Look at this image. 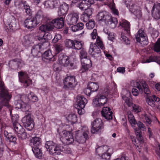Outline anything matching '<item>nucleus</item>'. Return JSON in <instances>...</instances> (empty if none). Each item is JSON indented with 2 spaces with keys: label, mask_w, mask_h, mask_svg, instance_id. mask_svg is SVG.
I'll list each match as a JSON object with an SVG mask.
<instances>
[{
  "label": "nucleus",
  "mask_w": 160,
  "mask_h": 160,
  "mask_svg": "<svg viewBox=\"0 0 160 160\" xmlns=\"http://www.w3.org/2000/svg\"><path fill=\"white\" fill-rule=\"evenodd\" d=\"M128 118L129 122L130 123L131 126L134 128H135V126L137 124V121L133 114L131 112L128 114Z\"/></svg>",
  "instance_id": "473e14b6"
},
{
  "label": "nucleus",
  "mask_w": 160,
  "mask_h": 160,
  "mask_svg": "<svg viewBox=\"0 0 160 160\" xmlns=\"http://www.w3.org/2000/svg\"><path fill=\"white\" fill-rule=\"evenodd\" d=\"M108 100L106 97L101 94H98L93 99V103L95 107H99L104 105Z\"/></svg>",
  "instance_id": "f8f14e48"
},
{
  "label": "nucleus",
  "mask_w": 160,
  "mask_h": 160,
  "mask_svg": "<svg viewBox=\"0 0 160 160\" xmlns=\"http://www.w3.org/2000/svg\"><path fill=\"white\" fill-rule=\"evenodd\" d=\"M154 51L157 52H160V40L156 43L153 48Z\"/></svg>",
  "instance_id": "de8ad7c7"
},
{
  "label": "nucleus",
  "mask_w": 160,
  "mask_h": 160,
  "mask_svg": "<svg viewBox=\"0 0 160 160\" xmlns=\"http://www.w3.org/2000/svg\"><path fill=\"white\" fill-rule=\"evenodd\" d=\"M31 101L32 102H37L38 100V98L37 96L35 94H34L33 93L31 92Z\"/></svg>",
  "instance_id": "4d7b16f0"
},
{
  "label": "nucleus",
  "mask_w": 160,
  "mask_h": 160,
  "mask_svg": "<svg viewBox=\"0 0 160 160\" xmlns=\"http://www.w3.org/2000/svg\"><path fill=\"white\" fill-rule=\"evenodd\" d=\"M53 70L55 72H59L60 71L61 69V67L58 63H54L53 65Z\"/></svg>",
  "instance_id": "864d4df0"
},
{
  "label": "nucleus",
  "mask_w": 160,
  "mask_h": 160,
  "mask_svg": "<svg viewBox=\"0 0 160 160\" xmlns=\"http://www.w3.org/2000/svg\"><path fill=\"white\" fill-rule=\"evenodd\" d=\"M61 136L60 140L64 144L69 145L75 141L72 134L70 132L64 130L62 132V134Z\"/></svg>",
  "instance_id": "9d476101"
},
{
  "label": "nucleus",
  "mask_w": 160,
  "mask_h": 160,
  "mask_svg": "<svg viewBox=\"0 0 160 160\" xmlns=\"http://www.w3.org/2000/svg\"><path fill=\"white\" fill-rule=\"evenodd\" d=\"M28 111L26 112L27 115L23 118L22 121L25 128L28 131L30 130V114Z\"/></svg>",
  "instance_id": "cd10ccee"
},
{
  "label": "nucleus",
  "mask_w": 160,
  "mask_h": 160,
  "mask_svg": "<svg viewBox=\"0 0 160 160\" xmlns=\"http://www.w3.org/2000/svg\"><path fill=\"white\" fill-rule=\"evenodd\" d=\"M145 120L146 123L149 124L152 122L150 116L147 114H145L144 116Z\"/></svg>",
  "instance_id": "052dcab7"
},
{
  "label": "nucleus",
  "mask_w": 160,
  "mask_h": 160,
  "mask_svg": "<svg viewBox=\"0 0 160 160\" xmlns=\"http://www.w3.org/2000/svg\"><path fill=\"white\" fill-rule=\"evenodd\" d=\"M11 97L5 86L0 76V112L3 106H8L9 102Z\"/></svg>",
  "instance_id": "f257e3e1"
},
{
  "label": "nucleus",
  "mask_w": 160,
  "mask_h": 160,
  "mask_svg": "<svg viewBox=\"0 0 160 160\" xmlns=\"http://www.w3.org/2000/svg\"><path fill=\"white\" fill-rule=\"evenodd\" d=\"M55 54H57L60 53L63 49L64 48L63 45L60 43L56 44L55 46Z\"/></svg>",
  "instance_id": "58836bf2"
},
{
  "label": "nucleus",
  "mask_w": 160,
  "mask_h": 160,
  "mask_svg": "<svg viewBox=\"0 0 160 160\" xmlns=\"http://www.w3.org/2000/svg\"><path fill=\"white\" fill-rule=\"evenodd\" d=\"M42 59L46 62H50L55 60V56L52 55L50 50H48L42 54Z\"/></svg>",
  "instance_id": "f3484780"
},
{
  "label": "nucleus",
  "mask_w": 160,
  "mask_h": 160,
  "mask_svg": "<svg viewBox=\"0 0 160 160\" xmlns=\"http://www.w3.org/2000/svg\"><path fill=\"white\" fill-rule=\"evenodd\" d=\"M30 36L27 35L24 36L23 41V44L25 46H29L30 44Z\"/></svg>",
  "instance_id": "49530a36"
},
{
  "label": "nucleus",
  "mask_w": 160,
  "mask_h": 160,
  "mask_svg": "<svg viewBox=\"0 0 160 160\" xmlns=\"http://www.w3.org/2000/svg\"><path fill=\"white\" fill-rule=\"evenodd\" d=\"M58 60L59 63L64 67L68 66L70 63L69 58L62 53L59 55Z\"/></svg>",
  "instance_id": "4be33fe9"
},
{
  "label": "nucleus",
  "mask_w": 160,
  "mask_h": 160,
  "mask_svg": "<svg viewBox=\"0 0 160 160\" xmlns=\"http://www.w3.org/2000/svg\"><path fill=\"white\" fill-rule=\"evenodd\" d=\"M102 116L106 119L109 120L112 118V112L109 107L104 106L101 112Z\"/></svg>",
  "instance_id": "a878e982"
},
{
  "label": "nucleus",
  "mask_w": 160,
  "mask_h": 160,
  "mask_svg": "<svg viewBox=\"0 0 160 160\" xmlns=\"http://www.w3.org/2000/svg\"><path fill=\"white\" fill-rule=\"evenodd\" d=\"M87 53L85 50L82 48L80 52L79 56L81 60L82 59L89 57L87 56Z\"/></svg>",
  "instance_id": "a18cd8bd"
},
{
  "label": "nucleus",
  "mask_w": 160,
  "mask_h": 160,
  "mask_svg": "<svg viewBox=\"0 0 160 160\" xmlns=\"http://www.w3.org/2000/svg\"><path fill=\"white\" fill-rule=\"evenodd\" d=\"M53 70L55 72H59L60 71L61 69V67L58 63H54L53 65Z\"/></svg>",
  "instance_id": "6e6d98bb"
},
{
  "label": "nucleus",
  "mask_w": 160,
  "mask_h": 160,
  "mask_svg": "<svg viewBox=\"0 0 160 160\" xmlns=\"http://www.w3.org/2000/svg\"><path fill=\"white\" fill-rule=\"evenodd\" d=\"M31 143H33V146L31 147L34 156L37 158L41 159L43 154L42 151L39 148L41 145V139L37 137L32 138L31 140Z\"/></svg>",
  "instance_id": "20e7f679"
},
{
  "label": "nucleus",
  "mask_w": 160,
  "mask_h": 160,
  "mask_svg": "<svg viewBox=\"0 0 160 160\" xmlns=\"http://www.w3.org/2000/svg\"><path fill=\"white\" fill-rule=\"evenodd\" d=\"M97 36H98V34L97 30L96 29H94L93 30L92 32L91 33V36L92 39H95Z\"/></svg>",
  "instance_id": "69168bd1"
},
{
  "label": "nucleus",
  "mask_w": 160,
  "mask_h": 160,
  "mask_svg": "<svg viewBox=\"0 0 160 160\" xmlns=\"http://www.w3.org/2000/svg\"><path fill=\"white\" fill-rule=\"evenodd\" d=\"M63 88L66 90L73 89L77 84L75 77L73 76H68L63 80Z\"/></svg>",
  "instance_id": "0eeeda50"
},
{
  "label": "nucleus",
  "mask_w": 160,
  "mask_h": 160,
  "mask_svg": "<svg viewBox=\"0 0 160 160\" xmlns=\"http://www.w3.org/2000/svg\"><path fill=\"white\" fill-rule=\"evenodd\" d=\"M82 67H81V69L80 70V71L82 73L84 72H86L88 71V69L90 68L91 67H88L87 66V65H86L84 64H81Z\"/></svg>",
  "instance_id": "603ef678"
},
{
  "label": "nucleus",
  "mask_w": 160,
  "mask_h": 160,
  "mask_svg": "<svg viewBox=\"0 0 160 160\" xmlns=\"http://www.w3.org/2000/svg\"><path fill=\"white\" fill-rule=\"evenodd\" d=\"M109 149L108 147L106 145L100 146H97L96 148V152L99 157H100L103 153L108 152Z\"/></svg>",
  "instance_id": "c85d7f7f"
},
{
  "label": "nucleus",
  "mask_w": 160,
  "mask_h": 160,
  "mask_svg": "<svg viewBox=\"0 0 160 160\" xmlns=\"http://www.w3.org/2000/svg\"><path fill=\"white\" fill-rule=\"evenodd\" d=\"M53 70L55 72H59L60 71L61 69V67L58 63H54L53 65Z\"/></svg>",
  "instance_id": "5fc2aeb1"
},
{
  "label": "nucleus",
  "mask_w": 160,
  "mask_h": 160,
  "mask_svg": "<svg viewBox=\"0 0 160 160\" xmlns=\"http://www.w3.org/2000/svg\"><path fill=\"white\" fill-rule=\"evenodd\" d=\"M74 45L72 47V49L75 50H80L82 48V45L81 42L78 40H75Z\"/></svg>",
  "instance_id": "4c0bfd02"
},
{
  "label": "nucleus",
  "mask_w": 160,
  "mask_h": 160,
  "mask_svg": "<svg viewBox=\"0 0 160 160\" xmlns=\"http://www.w3.org/2000/svg\"><path fill=\"white\" fill-rule=\"evenodd\" d=\"M33 18L36 20L37 22L39 24L40 23L43 19L42 15L41 12L38 11L36 14L35 17Z\"/></svg>",
  "instance_id": "e433bc0d"
},
{
  "label": "nucleus",
  "mask_w": 160,
  "mask_h": 160,
  "mask_svg": "<svg viewBox=\"0 0 160 160\" xmlns=\"http://www.w3.org/2000/svg\"><path fill=\"white\" fill-rule=\"evenodd\" d=\"M89 52L92 57L94 58H97L101 55V50L95 44L91 45Z\"/></svg>",
  "instance_id": "6ab92c4d"
},
{
  "label": "nucleus",
  "mask_w": 160,
  "mask_h": 160,
  "mask_svg": "<svg viewBox=\"0 0 160 160\" xmlns=\"http://www.w3.org/2000/svg\"><path fill=\"white\" fill-rule=\"evenodd\" d=\"M78 18V13L77 12H73L67 15L66 18V21L68 24L73 25L77 23Z\"/></svg>",
  "instance_id": "2eb2a0df"
},
{
  "label": "nucleus",
  "mask_w": 160,
  "mask_h": 160,
  "mask_svg": "<svg viewBox=\"0 0 160 160\" xmlns=\"http://www.w3.org/2000/svg\"><path fill=\"white\" fill-rule=\"evenodd\" d=\"M30 18L28 17V18L25 21L24 23L25 27L27 28L28 29L30 28V26L29 24L30 22Z\"/></svg>",
  "instance_id": "0e129e2a"
},
{
  "label": "nucleus",
  "mask_w": 160,
  "mask_h": 160,
  "mask_svg": "<svg viewBox=\"0 0 160 160\" xmlns=\"http://www.w3.org/2000/svg\"><path fill=\"white\" fill-rule=\"evenodd\" d=\"M61 152H64L65 153H69L70 152V148H68L67 146H65L64 147H61Z\"/></svg>",
  "instance_id": "bf43d9fd"
},
{
  "label": "nucleus",
  "mask_w": 160,
  "mask_h": 160,
  "mask_svg": "<svg viewBox=\"0 0 160 160\" xmlns=\"http://www.w3.org/2000/svg\"><path fill=\"white\" fill-rule=\"evenodd\" d=\"M89 129L87 127L84 126L81 130L76 132L75 134V141L79 143H83L89 139Z\"/></svg>",
  "instance_id": "7ed1b4c3"
},
{
  "label": "nucleus",
  "mask_w": 160,
  "mask_h": 160,
  "mask_svg": "<svg viewBox=\"0 0 160 160\" xmlns=\"http://www.w3.org/2000/svg\"><path fill=\"white\" fill-rule=\"evenodd\" d=\"M10 114L12 117V122L13 125L17 124L18 123V115L17 114H15L12 116L11 111H10Z\"/></svg>",
  "instance_id": "79ce46f5"
},
{
  "label": "nucleus",
  "mask_w": 160,
  "mask_h": 160,
  "mask_svg": "<svg viewBox=\"0 0 160 160\" xmlns=\"http://www.w3.org/2000/svg\"><path fill=\"white\" fill-rule=\"evenodd\" d=\"M136 40L142 46L147 45L148 43V38L144 30L139 29L135 35Z\"/></svg>",
  "instance_id": "6e6552de"
},
{
  "label": "nucleus",
  "mask_w": 160,
  "mask_h": 160,
  "mask_svg": "<svg viewBox=\"0 0 160 160\" xmlns=\"http://www.w3.org/2000/svg\"><path fill=\"white\" fill-rule=\"evenodd\" d=\"M95 25V22L93 20H89L88 22L86 23V26L88 29H92Z\"/></svg>",
  "instance_id": "a19ab883"
},
{
  "label": "nucleus",
  "mask_w": 160,
  "mask_h": 160,
  "mask_svg": "<svg viewBox=\"0 0 160 160\" xmlns=\"http://www.w3.org/2000/svg\"><path fill=\"white\" fill-rule=\"evenodd\" d=\"M138 127V128L135 126V133L136 135L137 140L140 143L143 142V137L142 135V132L141 129H144L145 128V126L142 122L138 121V122H137V124Z\"/></svg>",
  "instance_id": "ddd939ff"
},
{
  "label": "nucleus",
  "mask_w": 160,
  "mask_h": 160,
  "mask_svg": "<svg viewBox=\"0 0 160 160\" xmlns=\"http://www.w3.org/2000/svg\"><path fill=\"white\" fill-rule=\"evenodd\" d=\"M5 25L6 26L5 27V29L7 32L9 30H13L14 29V28H12V24L11 25V23L5 24Z\"/></svg>",
  "instance_id": "e2e57ef3"
},
{
  "label": "nucleus",
  "mask_w": 160,
  "mask_h": 160,
  "mask_svg": "<svg viewBox=\"0 0 160 160\" xmlns=\"http://www.w3.org/2000/svg\"><path fill=\"white\" fill-rule=\"evenodd\" d=\"M147 102L149 105L152 107H154L156 105V103L152 97H148L147 99Z\"/></svg>",
  "instance_id": "c03bdc74"
},
{
  "label": "nucleus",
  "mask_w": 160,
  "mask_h": 160,
  "mask_svg": "<svg viewBox=\"0 0 160 160\" xmlns=\"http://www.w3.org/2000/svg\"><path fill=\"white\" fill-rule=\"evenodd\" d=\"M101 158L105 160H109L110 158L111 154L109 153L104 152L102 154L100 157Z\"/></svg>",
  "instance_id": "8fccbe9b"
},
{
  "label": "nucleus",
  "mask_w": 160,
  "mask_h": 160,
  "mask_svg": "<svg viewBox=\"0 0 160 160\" xmlns=\"http://www.w3.org/2000/svg\"><path fill=\"white\" fill-rule=\"evenodd\" d=\"M43 46L42 43H39L38 44L32 47L31 53L33 57H35L38 55V53L40 52V49L42 48V46Z\"/></svg>",
  "instance_id": "2f4dec72"
},
{
  "label": "nucleus",
  "mask_w": 160,
  "mask_h": 160,
  "mask_svg": "<svg viewBox=\"0 0 160 160\" xmlns=\"http://www.w3.org/2000/svg\"><path fill=\"white\" fill-rule=\"evenodd\" d=\"M64 18L63 17H61L52 20H50L51 25L53 26V29L54 27L59 29L62 28L64 26Z\"/></svg>",
  "instance_id": "dca6fc26"
},
{
  "label": "nucleus",
  "mask_w": 160,
  "mask_h": 160,
  "mask_svg": "<svg viewBox=\"0 0 160 160\" xmlns=\"http://www.w3.org/2000/svg\"><path fill=\"white\" fill-rule=\"evenodd\" d=\"M68 9V5L66 3H63L60 6L58 11V15L60 17L65 18Z\"/></svg>",
  "instance_id": "393cba45"
},
{
  "label": "nucleus",
  "mask_w": 160,
  "mask_h": 160,
  "mask_svg": "<svg viewBox=\"0 0 160 160\" xmlns=\"http://www.w3.org/2000/svg\"><path fill=\"white\" fill-rule=\"evenodd\" d=\"M84 24L82 22L78 23L77 25L72 26L71 29L73 32H76L79 30H81L83 28Z\"/></svg>",
  "instance_id": "72a5a7b5"
},
{
  "label": "nucleus",
  "mask_w": 160,
  "mask_h": 160,
  "mask_svg": "<svg viewBox=\"0 0 160 160\" xmlns=\"http://www.w3.org/2000/svg\"><path fill=\"white\" fill-rule=\"evenodd\" d=\"M66 119L68 122L71 123V124L75 123L77 120L76 115L73 113L69 114L66 117Z\"/></svg>",
  "instance_id": "f704fd0d"
},
{
  "label": "nucleus",
  "mask_w": 160,
  "mask_h": 160,
  "mask_svg": "<svg viewBox=\"0 0 160 160\" xmlns=\"http://www.w3.org/2000/svg\"><path fill=\"white\" fill-rule=\"evenodd\" d=\"M87 103V99L83 96H77L75 107L79 114L82 115L84 113L85 111L84 108Z\"/></svg>",
  "instance_id": "423d86ee"
},
{
  "label": "nucleus",
  "mask_w": 160,
  "mask_h": 160,
  "mask_svg": "<svg viewBox=\"0 0 160 160\" xmlns=\"http://www.w3.org/2000/svg\"><path fill=\"white\" fill-rule=\"evenodd\" d=\"M119 25L121 26L125 31L128 33L130 32V23L127 21L123 19L119 23Z\"/></svg>",
  "instance_id": "c756f323"
},
{
  "label": "nucleus",
  "mask_w": 160,
  "mask_h": 160,
  "mask_svg": "<svg viewBox=\"0 0 160 160\" xmlns=\"http://www.w3.org/2000/svg\"><path fill=\"white\" fill-rule=\"evenodd\" d=\"M26 2L23 4L24 8L25 10V12L27 14H29L30 13V7L29 6L27 5L26 3Z\"/></svg>",
  "instance_id": "13d9d810"
},
{
  "label": "nucleus",
  "mask_w": 160,
  "mask_h": 160,
  "mask_svg": "<svg viewBox=\"0 0 160 160\" xmlns=\"http://www.w3.org/2000/svg\"><path fill=\"white\" fill-rule=\"evenodd\" d=\"M127 7L128 8L129 11L135 15L137 18H140L142 16L141 12L140 10L139 6L135 4L132 5H127Z\"/></svg>",
  "instance_id": "a211bd4d"
},
{
  "label": "nucleus",
  "mask_w": 160,
  "mask_h": 160,
  "mask_svg": "<svg viewBox=\"0 0 160 160\" xmlns=\"http://www.w3.org/2000/svg\"><path fill=\"white\" fill-rule=\"evenodd\" d=\"M19 78L20 81L22 83H24L25 87H27L29 86L30 81L28 74L22 72H19Z\"/></svg>",
  "instance_id": "412c9836"
},
{
  "label": "nucleus",
  "mask_w": 160,
  "mask_h": 160,
  "mask_svg": "<svg viewBox=\"0 0 160 160\" xmlns=\"http://www.w3.org/2000/svg\"><path fill=\"white\" fill-rule=\"evenodd\" d=\"M155 150L157 158L158 160H160V144L158 142L157 143Z\"/></svg>",
  "instance_id": "37998d69"
},
{
  "label": "nucleus",
  "mask_w": 160,
  "mask_h": 160,
  "mask_svg": "<svg viewBox=\"0 0 160 160\" xmlns=\"http://www.w3.org/2000/svg\"><path fill=\"white\" fill-rule=\"evenodd\" d=\"M52 38L51 34L48 32H46L42 36L38 37L37 39L41 42L40 43H42V46H44L46 43H48V40L51 39ZM44 47L43 46V48Z\"/></svg>",
  "instance_id": "b1692460"
},
{
  "label": "nucleus",
  "mask_w": 160,
  "mask_h": 160,
  "mask_svg": "<svg viewBox=\"0 0 160 160\" xmlns=\"http://www.w3.org/2000/svg\"><path fill=\"white\" fill-rule=\"evenodd\" d=\"M152 17L156 19H160V7L158 5L155 4L152 10Z\"/></svg>",
  "instance_id": "bb28decb"
},
{
  "label": "nucleus",
  "mask_w": 160,
  "mask_h": 160,
  "mask_svg": "<svg viewBox=\"0 0 160 160\" xmlns=\"http://www.w3.org/2000/svg\"><path fill=\"white\" fill-rule=\"evenodd\" d=\"M81 64H84L87 65V66L88 67H91L92 63L91 60L90 59L89 57L85 58H82L81 60Z\"/></svg>",
  "instance_id": "c9c22d12"
},
{
  "label": "nucleus",
  "mask_w": 160,
  "mask_h": 160,
  "mask_svg": "<svg viewBox=\"0 0 160 160\" xmlns=\"http://www.w3.org/2000/svg\"><path fill=\"white\" fill-rule=\"evenodd\" d=\"M121 38H122V39L127 44L130 43V41L128 38L124 35L123 33L121 34Z\"/></svg>",
  "instance_id": "680f3d73"
},
{
  "label": "nucleus",
  "mask_w": 160,
  "mask_h": 160,
  "mask_svg": "<svg viewBox=\"0 0 160 160\" xmlns=\"http://www.w3.org/2000/svg\"><path fill=\"white\" fill-rule=\"evenodd\" d=\"M97 45L98 47H99L101 49H103L104 46L102 41L101 40L100 37L97 36L96 39Z\"/></svg>",
  "instance_id": "09e8293b"
},
{
  "label": "nucleus",
  "mask_w": 160,
  "mask_h": 160,
  "mask_svg": "<svg viewBox=\"0 0 160 160\" xmlns=\"http://www.w3.org/2000/svg\"><path fill=\"white\" fill-rule=\"evenodd\" d=\"M39 30L44 33L47 31L53 30V26L51 25L50 21H48L45 25H42L39 27Z\"/></svg>",
  "instance_id": "7c9ffc66"
},
{
  "label": "nucleus",
  "mask_w": 160,
  "mask_h": 160,
  "mask_svg": "<svg viewBox=\"0 0 160 160\" xmlns=\"http://www.w3.org/2000/svg\"><path fill=\"white\" fill-rule=\"evenodd\" d=\"M99 85L97 82H89L84 92L86 95L89 96L92 92L97 91Z\"/></svg>",
  "instance_id": "4468645a"
},
{
  "label": "nucleus",
  "mask_w": 160,
  "mask_h": 160,
  "mask_svg": "<svg viewBox=\"0 0 160 160\" xmlns=\"http://www.w3.org/2000/svg\"><path fill=\"white\" fill-rule=\"evenodd\" d=\"M13 129L19 139H23L27 137V134L24 129L19 123L13 125Z\"/></svg>",
  "instance_id": "9b49d317"
},
{
  "label": "nucleus",
  "mask_w": 160,
  "mask_h": 160,
  "mask_svg": "<svg viewBox=\"0 0 160 160\" xmlns=\"http://www.w3.org/2000/svg\"><path fill=\"white\" fill-rule=\"evenodd\" d=\"M133 110L136 113L140 112L141 111L140 107L136 105H134L133 107Z\"/></svg>",
  "instance_id": "338daca9"
},
{
  "label": "nucleus",
  "mask_w": 160,
  "mask_h": 160,
  "mask_svg": "<svg viewBox=\"0 0 160 160\" xmlns=\"http://www.w3.org/2000/svg\"><path fill=\"white\" fill-rule=\"evenodd\" d=\"M97 18L99 21L104 22L106 24L112 29L116 27L118 23L116 18L109 15L105 11L98 12L97 16Z\"/></svg>",
  "instance_id": "f03ea898"
},
{
  "label": "nucleus",
  "mask_w": 160,
  "mask_h": 160,
  "mask_svg": "<svg viewBox=\"0 0 160 160\" xmlns=\"http://www.w3.org/2000/svg\"><path fill=\"white\" fill-rule=\"evenodd\" d=\"M84 12L83 14L84 17H86L87 18H89L90 16L92 14V10L90 9H87Z\"/></svg>",
  "instance_id": "3c124183"
},
{
  "label": "nucleus",
  "mask_w": 160,
  "mask_h": 160,
  "mask_svg": "<svg viewBox=\"0 0 160 160\" xmlns=\"http://www.w3.org/2000/svg\"><path fill=\"white\" fill-rule=\"evenodd\" d=\"M45 147L49 151L50 154L53 155L60 154L62 151L61 146L51 141L46 142Z\"/></svg>",
  "instance_id": "39448f33"
},
{
  "label": "nucleus",
  "mask_w": 160,
  "mask_h": 160,
  "mask_svg": "<svg viewBox=\"0 0 160 160\" xmlns=\"http://www.w3.org/2000/svg\"><path fill=\"white\" fill-rule=\"evenodd\" d=\"M155 60L154 57L151 55L149 57L148 59H147L145 62V63H149L150 62H154Z\"/></svg>",
  "instance_id": "774afa93"
},
{
  "label": "nucleus",
  "mask_w": 160,
  "mask_h": 160,
  "mask_svg": "<svg viewBox=\"0 0 160 160\" xmlns=\"http://www.w3.org/2000/svg\"><path fill=\"white\" fill-rule=\"evenodd\" d=\"M94 3V0H82L77 6L81 10H85Z\"/></svg>",
  "instance_id": "aec40b11"
},
{
  "label": "nucleus",
  "mask_w": 160,
  "mask_h": 160,
  "mask_svg": "<svg viewBox=\"0 0 160 160\" xmlns=\"http://www.w3.org/2000/svg\"><path fill=\"white\" fill-rule=\"evenodd\" d=\"M91 130L92 133L95 134L100 132L103 128V124L102 120L97 118L94 120L91 123Z\"/></svg>",
  "instance_id": "1a4fd4ad"
},
{
  "label": "nucleus",
  "mask_w": 160,
  "mask_h": 160,
  "mask_svg": "<svg viewBox=\"0 0 160 160\" xmlns=\"http://www.w3.org/2000/svg\"><path fill=\"white\" fill-rule=\"evenodd\" d=\"M44 5L47 8L52 9L58 7L60 2L59 0H48L44 2Z\"/></svg>",
  "instance_id": "5701e85b"
},
{
  "label": "nucleus",
  "mask_w": 160,
  "mask_h": 160,
  "mask_svg": "<svg viewBox=\"0 0 160 160\" xmlns=\"http://www.w3.org/2000/svg\"><path fill=\"white\" fill-rule=\"evenodd\" d=\"M74 42V40H71L70 39H66L65 41V46L68 48L72 49Z\"/></svg>",
  "instance_id": "ea45409f"
}]
</instances>
